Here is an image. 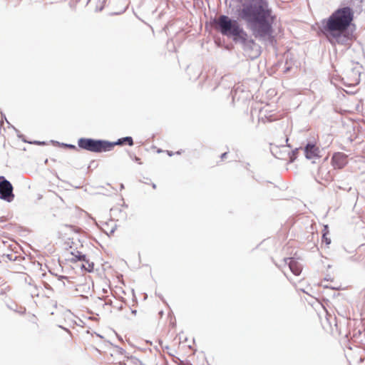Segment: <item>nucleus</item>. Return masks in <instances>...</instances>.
Returning a JSON list of instances; mask_svg holds the SVG:
<instances>
[{
	"mask_svg": "<svg viewBox=\"0 0 365 365\" xmlns=\"http://www.w3.org/2000/svg\"><path fill=\"white\" fill-rule=\"evenodd\" d=\"M70 262L76 264V267H81L88 272H92L94 264L86 259V256L78 252L77 255L71 253V257L67 259Z\"/></svg>",
	"mask_w": 365,
	"mask_h": 365,
	"instance_id": "obj_6",
	"label": "nucleus"
},
{
	"mask_svg": "<svg viewBox=\"0 0 365 365\" xmlns=\"http://www.w3.org/2000/svg\"><path fill=\"white\" fill-rule=\"evenodd\" d=\"M353 19V10L350 7H343L322 21L321 30L331 43L345 44L346 40L352 38L347 29Z\"/></svg>",
	"mask_w": 365,
	"mask_h": 365,
	"instance_id": "obj_2",
	"label": "nucleus"
},
{
	"mask_svg": "<svg viewBox=\"0 0 365 365\" xmlns=\"http://www.w3.org/2000/svg\"><path fill=\"white\" fill-rule=\"evenodd\" d=\"M289 260L288 264L290 270L294 275L299 276L302 270V265L293 258H290Z\"/></svg>",
	"mask_w": 365,
	"mask_h": 365,
	"instance_id": "obj_10",
	"label": "nucleus"
},
{
	"mask_svg": "<svg viewBox=\"0 0 365 365\" xmlns=\"http://www.w3.org/2000/svg\"><path fill=\"white\" fill-rule=\"evenodd\" d=\"M358 83H359L358 78H356L352 82H347V83H349V85H355V84H357Z\"/></svg>",
	"mask_w": 365,
	"mask_h": 365,
	"instance_id": "obj_13",
	"label": "nucleus"
},
{
	"mask_svg": "<svg viewBox=\"0 0 365 365\" xmlns=\"http://www.w3.org/2000/svg\"><path fill=\"white\" fill-rule=\"evenodd\" d=\"M215 23L216 29L222 35L232 37L235 41L238 40L245 41L247 34L236 20H232L227 16L222 15L215 20Z\"/></svg>",
	"mask_w": 365,
	"mask_h": 365,
	"instance_id": "obj_3",
	"label": "nucleus"
},
{
	"mask_svg": "<svg viewBox=\"0 0 365 365\" xmlns=\"http://www.w3.org/2000/svg\"><path fill=\"white\" fill-rule=\"evenodd\" d=\"M152 187H153V189H156V185L155 184L153 183L152 184Z\"/></svg>",
	"mask_w": 365,
	"mask_h": 365,
	"instance_id": "obj_17",
	"label": "nucleus"
},
{
	"mask_svg": "<svg viewBox=\"0 0 365 365\" xmlns=\"http://www.w3.org/2000/svg\"><path fill=\"white\" fill-rule=\"evenodd\" d=\"M125 356L118 349H114L108 358L109 363L114 365H125Z\"/></svg>",
	"mask_w": 365,
	"mask_h": 365,
	"instance_id": "obj_8",
	"label": "nucleus"
},
{
	"mask_svg": "<svg viewBox=\"0 0 365 365\" xmlns=\"http://www.w3.org/2000/svg\"><path fill=\"white\" fill-rule=\"evenodd\" d=\"M226 155H227V153H224L222 155V158H225Z\"/></svg>",
	"mask_w": 365,
	"mask_h": 365,
	"instance_id": "obj_18",
	"label": "nucleus"
},
{
	"mask_svg": "<svg viewBox=\"0 0 365 365\" xmlns=\"http://www.w3.org/2000/svg\"><path fill=\"white\" fill-rule=\"evenodd\" d=\"M238 15L246 21L255 38L274 43L275 39L272 35L271 11L267 2L263 0H244L242 7L238 9Z\"/></svg>",
	"mask_w": 365,
	"mask_h": 365,
	"instance_id": "obj_1",
	"label": "nucleus"
},
{
	"mask_svg": "<svg viewBox=\"0 0 365 365\" xmlns=\"http://www.w3.org/2000/svg\"><path fill=\"white\" fill-rule=\"evenodd\" d=\"M304 153L306 158L308 159H314L319 157V149L314 144H307Z\"/></svg>",
	"mask_w": 365,
	"mask_h": 365,
	"instance_id": "obj_9",
	"label": "nucleus"
},
{
	"mask_svg": "<svg viewBox=\"0 0 365 365\" xmlns=\"http://www.w3.org/2000/svg\"><path fill=\"white\" fill-rule=\"evenodd\" d=\"M14 197L13 185L4 176H0V199L11 202Z\"/></svg>",
	"mask_w": 365,
	"mask_h": 365,
	"instance_id": "obj_5",
	"label": "nucleus"
},
{
	"mask_svg": "<svg viewBox=\"0 0 365 365\" xmlns=\"http://www.w3.org/2000/svg\"><path fill=\"white\" fill-rule=\"evenodd\" d=\"M323 241L325 242L327 245H329L331 243V240L327 237L326 234L323 235Z\"/></svg>",
	"mask_w": 365,
	"mask_h": 365,
	"instance_id": "obj_12",
	"label": "nucleus"
},
{
	"mask_svg": "<svg viewBox=\"0 0 365 365\" xmlns=\"http://www.w3.org/2000/svg\"><path fill=\"white\" fill-rule=\"evenodd\" d=\"M182 153V150H178V151L176 152V154L180 155Z\"/></svg>",
	"mask_w": 365,
	"mask_h": 365,
	"instance_id": "obj_16",
	"label": "nucleus"
},
{
	"mask_svg": "<svg viewBox=\"0 0 365 365\" xmlns=\"http://www.w3.org/2000/svg\"><path fill=\"white\" fill-rule=\"evenodd\" d=\"M113 145L106 140H93L91 138H80L78 145L80 148L91 152L101 153L109 151L113 149Z\"/></svg>",
	"mask_w": 365,
	"mask_h": 365,
	"instance_id": "obj_4",
	"label": "nucleus"
},
{
	"mask_svg": "<svg viewBox=\"0 0 365 365\" xmlns=\"http://www.w3.org/2000/svg\"><path fill=\"white\" fill-rule=\"evenodd\" d=\"M167 153H168V155L169 156H172V155H173V152H171V151H167Z\"/></svg>",
	"mask_w": 365,
	"mask_h": 365,
	"instance_id": "obj_15",
	"label": "nucleus"
},
{
	"mask_svg": "<svg viewBox=\"0 0 365 365\" xmlns=\"http://www.w3.org/2000/svg\"><path fill=\"white\" fill-rule=\"evenodd\" d=\"M110 144L113 145V148L115 147V145H128L130 146H132L133 145V140L131 137H125L123 138L119 139L117 142L115 143H110Z\"/></svg>",
	"mask_w": 365,
	"mask_h": 365,
	"instance_id": "obj_11",
	"label": "nucleus"
},
{
	"mask_svg": "<svg viewBox=\"0 0 365 365\" xmlns=\"http://www.w3.org/2000/svg\"><path fill=\"white\" fill-rule=\"evenodd\" d=\"M348 156L343 153H336L331 158V163L334 168L341 169L348 163Z\"/></svg>",
	"mask_w": 365,
	"mask_h": 365,
	"instance_id": "obj_7",
	"label": "nucleus"
},
{
	"mask_svg": "<svg viewBox=\"0 0 365 365\" xmlns=\"http://www.w3.org/2000/svg\"><path fill=\"white\" fill-rule=\"evenodd\" d=\"M66 147L71 148V149H76V147L75 145H66Z\"/></svg>",
	"mask_w": 365,
	"mask_h": 365,
	"instance_id": "obj_14",
	"label": "nucleus"
}]
</instances>
